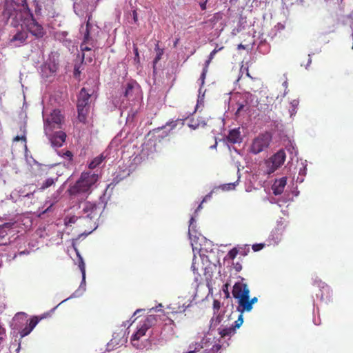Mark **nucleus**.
I'll list each match as a JSON object with an SVG mask.
<instances>
[{
	"mask_svg": "<svg viewBox=\"0 0 353 353\" xmlns=\"http://www.w3.org/2000/svg\"><path fill=\"white\" fill-rule=\"evenodd\" d=\"M99 179V175L92 171L83 172L79 179L70 185L68 192L70 196L78 194H90L93 187Z\"/></svg>",
	"mask_w": 353,
	"mask_h": 353,
	"instance_id": "obj_1",
	"label": "nucleus"
},
{
	"mask_svg": "<svg viewBox=\"0 0 353 353\" xmlns=\"http://www.w3.org/2000/svg\"><path fill=\"white\" fill-rule=\"evenodd\" d=\"M232 295L238 299V311L241 313L250 312L252 309V305L258 301L256 297L250 299V290L248 285L243 282H236L234 285Z\"/></svg>",
	"mask_w": 353,
	"mask_h": 353,
	"instance_id": "obj_2",
	"label": "nucleus"
},
{
	"mask_svg": "<svg viewBox=\"0 0 353 353\" xmlns=\"http://www.w3.org/2000/svg\"><path fill=\"white\" fill-rule=\"evenodd\" d=\"M103 203V201L98 203L91 201H85L82 204V216L89 219L91 221L94 222V225H95L96 221L101 214V209L104 208L105 206V204L102 205Z\"/></svg>",
	"mask_w": 353,
	"mask_h": 353,
	"instance_id": "obj_3",
	"label": "nucleus"
},
{
	"mask_svg": "<svg viewBox=\"0 0 353 353\" xmlns=\"http://www.w3.org/2000/svg\"><path fill=\"white\" fill-rule=\"evenodd\" d=\"M25 14L28 17L24 21V25L28 32L36 38H42L46 34L43 26L36 21L30 9H26Z\"/></svg>",
	"mask_w": 353,
	"mask_h": 353,
	"instance_id": "obj_4",
	"label": "nucleus"
},
{
	"mask_svg": "<svg viewBox=\"0 0 353 353\" xmlns=\"http://www.w3.org/2000/svg\"><path fill=\"white\" fill-rule=\"evenodd\" d=\"M90 17H89L88 20L85 24V30H83V26H81L83 34V41L80 45L81 50L83 52V59H84V52L91 51L92 48L96 46L97 40L94 39L91 36V29L92 28V25L90 23Z\"/></svg>",
	"mask_w": 353,
	"mask_h": 353,
	"instance_id": "obj_5",
	"label": "nucleus"
},
{
	"mask_svg": "<svg viewBox=\"0 0 353 353\" xmlns=\"http://www.w3.org/2000/svg\"><path fill=\"white\" fill-rule=\"evenodd\" d=\"M271 140L272 136L270 133L259 134L252 141L251 152L255 154L261 152L268 148Z\"/></svg>",
	"mask_w": 353,
	"mask_h": 353,
	"instance_id": "obj_6",
	"label": "nucleus"
},
{
	"mask_svg": "<svg viewBox=\"0 0 353 353\" xmlns=\"http://www.w3.org/2000/svg\"><path fill=\"white\" fill-rule=\"evenodd\" d=\"M4 17H6L8 21H10V24L14 27H17L20 25L21 22L24 23L26 18L28 17L25 14V9L22 8L20 10L6 9L3 12Z\"/></svg>",
	"mask_w": 353,
	"mask_h": 353,
	"instance_id": "obj_7",
	"label": "nucleus"
},
{
	"mask_svg": "<svg viewBox=\"0 0 353 353\" xmlns=\"http://www.w3.org/2000/svg\"><path fill=\"white\" fill-rule=\"evenodd\" d=\"M63 116L59 110H54L48 118L45 121V131L48 134L54 128H61L63 121Z\"/></svg>",
	"mask_w": 353,
	"mask_h": 353,
	"instance_id": "obj_8",
	"label": "nucleus"
},
{
	"mask_svg": "<svg viewBox=\"0 0 353 353\" xmlns=\"http://www.w3.org/2000/svg\"><path fill=\"white\" fill-rule=\"evenodd\" d=\"M285 157V152L283 150H280L272 157V172H274L284 163Z\"/></svg>",
	"mask_w": 353,
	"mask_h": 353,
	"instance_id": "obj_9",
	"label": "nucleus"
},
{
	"mask_svg": "<svg viewBox=\"0 0 353 353\" xmlns=\"http://www.w3.org/2000/svg\"><path fill=\"white\" fill-rule=\"evenodd\" d=\"M91 94L88 93L85 88H81L78 95L77 107L90 108V99Z\"/></svg>",
	"mask_w": 353,
	"mask_h": 353,
	"instance_id": "obj_10",
	"label": "nucleus"
},
{
	"mask_svg": "<svg viewBox=\"0 0 353 353\" xmlns=\"http://www.w3.org/2000/svg\"><path fill=\"white\" fill-rule=\"evenodd\" d=\"M150 319H155V317L152 315L146 317L143 324L138 329L137 332L132 336V340H139L141 336L145 334L150 327Z\"/></svg>",
	"mask_w": 353,
	"mask_h": 353,
	"instance_id": "obj_11",
	"label": "nucleus"
},
{
	"mask_svg": "<svg viewBox=\"0 0 353 353\" xmlns=\"http://www.w3.org/2000/svg\"><path fill=\"white\" fill-rule=\"evenodd\" d=\"M65 139L66 134L63 131L56 132L50 137L52 145L57 148L61 147L65 141Z\"/></svg>",
	"mask_w": 353,
	"mask_h": 353,
	"instance_id": "obj_12",
	"label": "nucleus"
},
{
	"mask_svg": "<svg viewBox=\"0 0 353 353\" xmlns=\"http://www.w3.org/2000/svg\"><path fill=\"white\" fill-rule=\"evenodd\" d=\"M28 33L25 31H18L10 40V43L15 47L21 46L26 43Z\"/></svg>",
	"mask_w": 353,
	"mask_h": 353,
	"instance_id": "obj_13",
	"label": "nucleus"
},
{
	"mask_svg": "<svg viewBox=\"0 0 353 353\" xmlns=\"http://www.w3.org/2000/svg\"><path fill=\"white\" fill-rule=\"evenodd\" d=\"M237 183H238V181H236V182H234V183H229L219 185V187L214 188L211 190V192L203 198V202H206L207 201L210 199L212 194L217 192L220 189L223 191H228V190H234Z\"/></svg>",
	"mask_w": 353,
	"mask_h": 353,
	"instance_id": "obj_14",
	"label": "nucleus"
},
{
	"mask_svg": "<svg viewBox=\"0 0 353 353\" xmlns=\"http://www.w3.org/2000/svg\"><path fill=\"white\" fill-rule=\"evenodd\" d=\"M287 183V178L282 177L276 179L272 185V189L275 195H280L283 192L284 188Z\"/></svg>",
	"mask_w": 353,
	"mask_h": 353,
	"instance_id": "obj_15",
	"label": "nucleus"
},
{
	"mask_svg": "<svg viewBox=\"0 0 353 353\" xmlns=\"http://www.w3.org/2000/svg\"><path fill=\"white\" fill-rule=\"evenodd\" d=\"M180 121V120H174V121H169V122H167L166 124L162 127H159V128H154L153 130V132L154 133H158L161 130L163 129H165L166 127H169L170 128V130L168 132H163L164 133V135L162 136V137H167L168 136L169 134V132L174 129L176 125H178V123Z\"/></svg>",
	"mask_w": 353,
	"mask_h": 353,
	"instance_id": "obj_16",
	"label": "nucleus"
},
{
	"mask_svg": "<svg viewBox=\"0 0 353 353\" xmlns=\"http://www.w3.org/2000/svg\"><path fill=\"white\" fill-rule=\"evenodd\" d=\"M227 139L231 143H240L241 141V137L239 130L233 129L230 130L227 137Z\"/></svg>",
	"mask_w": 353,
	"mask_h": 353,
	"instance_id": "obj_17",
	"label": "nucleus"
},
{
	"mask_svg": "<svg viewBox=\"0 0 353 353\" xmlns=\"http://www.w3.org/2000/svg\"><path fill=\"white\" fill-rule=\"evenodd\" d=\"M77 108L78 112V121L83 124H85L87 123V118L90 112V108Z\"/></svg>",
	"mask_w": 353,
	"mask_h": 353,
	"instance_id": "obj_18",
	"label": "nucleus"
},
{
	"mask_svg": "<svg viewBox=\"0 0 353 353\" xmlns=\"http://www.w3.org/2000/svg\"><path fill=\"white\" fill-rule=\"evenodd\" d=\"M105 158L106 156H105L103 153L100 154L99 156L96 157L90 161V163L88 164V168L90 170L95 169L102 163V162L105 159Z\"/></svg>",
	"mask_w": 353,
	"mask_h": 353,
	"instance_id": "obj_19",
	"label": "nucleus"
},
{
	"mask_svg": "<svg viewBox=\"0 0 353 353\" xmlns=\"http://www.w3.org/2000/svg\"><path fill=\"white\" fill-rule=\"evenodd\" d=\"M134 89V83H128L125 89L124 96L128 99H130L133 96V92Z\"/></svg>",
	"mask_w": 353,
	"mask_h": 353,
	"instance_id": "obj_20",
	"label": "nucleus"
},
{
	"mask_svg": "<svg viewBox=\"0 0 353 353\" xmlns=\"http://www.w3.org/2000/svg\"><path fill=\"white\" fill-rule=\"evenodd\" d=\"M45 316H34L30 319L28 327L32 330L34 327L37 325L39 321L43 319Z\"/></svg>",
	"mask_w": 353,
	"mask_h": 353,
	"instance_id": "obj_21",
	"label": "nucleus"
},
{
	"mask_svg": "<svg viewBox=\"0 0 353 353\" xmlns=\"http://www.w3.org/2000/svg\"><path fill=\"white\" fill-rule=\"evenodd\" d=\"M235 332L234 328L233 327H225L220 330L219 334L221 336V337H225L231 335L232 334H234Z\"/></svg>",
	"mask_w": 353,
	"mask_h": 353,
	"instance_id": "obj_22",
	"label": "nucleus"
},
{
	"mask_svg": "<svg viewBox=\"0 0 353 353\" xmlns=\"http://www.w3.org/2000/svg\"><path fill=\"white\" fill-rule=\"evenodd\" d=\"M221 345L219 343H215L210 350H205L204 353H219Z\"/></svg>",
	"mask_w": 353,
	"mask_h": 353,
	"instance_id": "obj_23",
	"label": "nucleus"
},
{
	"mask_svg": "<svg viewBox=\"0 0 353 353\" xmlns=\"http://www.w3.org/2000/svg\"><path fill=\"white\" fill-rule=\"evenodd\" d=\"M238 254H239V250L236 248H234L228 252L227 257L231 260H234Z\"/></svg>",
	"mask_w": 353,
	"mask_h": 353,
	"instance_id": "obj_24",
	"label": "nucleus"
},
{
	"mask_svg": "<svg viewBox=\"0 0 353 353\" xmlns=\"http://www.w3.org/2000/svg\"><path fill=\"white\" fill-rule=\"evenodd\" d=\"M79 267L82 272V283H85V263L83 261V259L81 258L80 261L79 263Z\"/></svg>",
	"mask_w": 353,
	"mask_h": 353,
	"instance_id": "obj_25",
	"label": "nucleus"
},
{
	"mask_svg": "<svg viewBox=\"0 0 353 353\" xmlns=\"http://www.w3.org/2000/svg\"><path fill=\"white\" fill-rule=\"evenodd\" d=\"M54 180L51 178L46 179L41 185V189L45 190L54 184Z\"/></svg>",
	"mask_w": 353,
	"mask_h": 353,
	"instance_id": "obj_26",
	"label": "nucleus"
},
{
	"mask_svg": "<svg viewBox=\"0 0 353 353\" xmlns=\"http://www.w3.org/2000/svg\"><path fill=\"white\" fill-rule=\"evenodd\" d=\"M133 51L134 53V61L136 63H140V57H139L138 48L136 44L133 45Z\"/></svg>",
	"mask_w": 353,
	"mask_h": 353,
	"instance_id": "obj_27",
	"label": "nucleus"
},
{
	"mask_svg": "<svg viewBox=\"0 0 353 353\" xmlns=\"http://www.w3.org/2000/svg\"><path fill=\"white\" fill-rule=\"evenodd\" d=\"M14 3H16L19 6H21L22 8L25 9H29L28 7V4L26 2V0H12Z\"/></svg>",
	"mask_w": 353,
	"mask_h": 353,
	"instance_id": "obj_28",
	"label": "nucleus"
},
{
	"mask_svg": "<svg viewBox=\"0 0 353 353\" xmlns=\"http://www.w3.org/2000/svg\"><path fill=\"white\" fill-rule=\"evenodd\" d=\"M243 322V315L241 314L236 321H234V324L232 325L233 328L236 330V328L240 327Z\"/></svg>",
	"mask_w": 353,
	"mask_h": 353,
	"instance_id": "obj_29",
	"label": "nucleus"
},
{
	"mask_svg": "<svg viewBox=\"0 0 353 353\" xmlns=\"http://www.w3.org/2000/svg\"><path fill=\"white\" fill-rule=\"evenodd\" d=\"M265 246V244L264 243H256V244H254L252 247V250L254 251V252H258L261 250H262Z\"/></svg>",
	"mask_w": 353,
	"mask_h": 353,
	"instance_id": "obj_30",
	"label": "nucleus"
},
{
	"mask_svg": "<svg viewBox=\"0 0 353 353\" xmlns=\"http://www.w3.org/2000/svg\"><path fill=\"white\" fill-rule=\"evenodd\" d=\"M208 72V68H206V65H205L204 68L203 69V72L201 74L200 79L201 81V84L203 85L204 83V81L206 77V74Z\"/></svg>",
	"mask_w": 353,
	"mask_h": 353,
	"instance_id": "obj_31",
	"label": "nucleus"
},
{
	"mask_svg": "<svg viewBox=\"0 0 353 353\" xmlns=\"http://www.w3.org/2000/svg\"><path fill=\"white\" fill-rule=\"evenodd\" d=\"M31 331H32L31 328H30L28 326H27V327H24L21 331V336H27L28 334H29L31 332Z\"/></svg>",
	"mask_w": 353,
	"mask_h": 353,
	"instance_id": "obj_32",
	"label": "nucleus"
},
{
	"mask_svg": "<svg viewBox=\"0 0 353 353\" xmlns=\"http://www.w3.org/2000/svg\"><path fill=\"white\" fill-rule=\"evenodd\" d=\"M216 54L215 52L212 51L209 55L208 59L205 61V65L206 68L208 67L209 64L210 63L211 61L214 59V55Z\"/></svg>",
	"mask_w": 353,
	"mask_h": 353,
	"instance_id": "obj_33",
	"label": "nucleus"
},
{
	"mask_svg": "<svg viewBox=\"0 0 353 353\" xmlns=\"http://www.w3.org/2000/svg\"><path fill=\"white\" fill-rule=\"evenodd\" d=\"M163 54V50H159V52L157 54L156 57L154 59V64H156L161 59Z\"/></svg>",
	"mask_w": 353,
	"mask_h": 353,
	"instance_id": "obj_34",
	"label": "nucleus"
},
{
	"mask_svg": "<svg viewBox=\"0 0 353 353\" xmlns=\"http://www.w3.org/2000/svg\"><path fill=\"white\" fill-rule=\"evenodd\" d=\"M19 141H23L26 143V136H24V135H22V136L17 135V136H16L13 139V141H14V142Z\"/></svg>",
	"mask_w": 353,
	"mask_h": 353,
	"instance_id": "obj_35",
	"label": "nucleus"
},
{
	"mask_svg": "<svg viewBox=\"0 0 353 353\" xmlns=\"http://www.w3.org/2000/svg\"><path fill=\"white\" fill-rule=\"evenodd\" d=\"M221 307V303L218 300H214L213 301V308L214 310H219Z\"/></svg>",
	"mask_w": 353,
	"mask_h": 353,
	"instance_id": "obj_36",
	"label": "nucleus"
},
{
	"mask_svg": "<svg viewBox=\"0 0 353 353\" xmlns=\"http://www.w3.org/2000/svg\"><path fill=\"white\" fill-rule=\"evenodd\" d=\"M194 221H195L194 218L191 217V219L190 220L189 230H188V234L190 236L191 235L190 230L194 228Z\"/></svg>",
	"mask_w": 353,
	"mask_h": 353,
	"instance_id": "obj_37",
	"label": "nucleus"
},
{
	"mask_svg": "<svg viewBox=\"0 0 353 353\" xmlns=\"http://www.w3.org/2000/svg\"><path fill=\"white\" fill-rule=\"evenodd\" d=\"M228 288H229L228 283H225L223 286V291L225 292L226 297H229V296H230Z\"/></svg>",
	"mask_w": 353,
	"mask_h": 353,
	"instance_id": "obj_38",
	"label": "nucleus"
},
{
	"mask_svg": "<svg viewBox=\"0 0 353 353\" xmlns=\"http://www.w3.org/2000/svg\"><path fill=\"white\" fill-rule=\"evenodd\" d=\"M234 268L236 272H240L242 270V265L239 262L234 263Z\"/></svg>",
	"mask_w": 353,
	"mask_h": 353,
	"instance_id": "obj_39",
	"label": "nucleus"
},
{
	"mask_svg": "<svg viewBox=\"0 0 353 353\" xmlns=\"http://www.w3.org/2000/svg\"><path fill=\"white\" fill-rule=\"evenodd\" d=\"M26 317V315L25 313H18L17 314H16L14 319H25Z\"/></svg>",
	"mask_w": 353,
	"mask_h": 353,
	"instance_id": "obj_40",
	"label": "nucleus"
},
{
	"mask_svg": "<svg viewBox=\"0 0 353 353\" xmlns=\"http://www.w3.org/2000/svg\"><path fill=\"white\" fill-rule=\"evenodd\" d=\"M202 347L200 345L196 344V347L194 350H190L187 353H196L197 351H199Z\"/></svg>",
	"mask_w": 353,
	"mask_h": 353,
	"instance_id": "obj_41",
	"label": "nucleus"
},
{
	"mask_svg": "<svg viewBox=\"0 0 353 353\" xmlns=\"http://www.w3.org/2000/svg\"><path fill=\"white\" fill-rule=\"evenodd\" d=\"M188 126L190 128L195 130L199 127V124L196 123H193V121H192L190 123L188 124Z\"/></svg>",
	"mask_w": 353,
	"mask_h": 353,
	"instance_id": "obj_42",
	"label": "nucleus"
},
{
	"mask_svg": "<svg viewBox=\"0 0 353 353\" xmlns=\"http://www.w3.org/2000/svg\"><path fill=\"white\" fill-rule=\"evenodd\" d=\"M77 220V217L76 216H72V217H70L68 220V222H65V224L68 225L69 223H74L75 221Z\"/></svg>",
	"mask_w": 353,
	"mask_h": 353,
	"instance_id": "obj_43",
	"label": "nucleus"
},
{
	"mask_svg": "<svg viewBox=\"0 0 353 353\" xmlns=\"http://www.w3.org/2000/svg\"><path fill=\"white\" fill-rule=\"evenodd\" d=\"M208 1V0H206L204 2H201L200 3V7L201 8L202 10H206V5H207V2Z\"/></svg>",
	"mask_w": 353,
	"mask_h": 353,
	"instance_id": "obj_44",
	"label": "nucleus"
},
{
	"mask_svg": "<svg viewBox=\"0 0 353 353\" xmlns=\"http://www.w3.org/2000/svg\"><path fill=\"white\" fill-rule=\"evenodd\" d=\"M64 154L69 159V160H72L73 154L70 151H69V150L66 151L64 153Z\"/></svg>",
	"mask_w": 353,
	"mask_h": 353,
	"instance_id": "obj_45",
	"label": "nucleus"
},
{
	"mask_svg": "<svg viewBox=\"0 0 353 353\" xmlns=\"http://www.w3.org/2000/svg\"><path fill=\"white\" fill-rule=\"evenodd\" d=\"M132 15H133V20L135 23H137L138 21V14L136 10H134L132 12Z\"/></svg>",
	"mask_w": 353,
	"mask_h": 353,
	"instance_id": "obj_46",
	"label": "nucleus"
},
{
	"mask_svg": "<svg viewBox=\"0 0 353 353\" xmlns=\"http://www.w3.org/2000/svg\"><path fill=\"white\" fill-rule=\"evenodd\" d=\"M174 320L175 319H172L171 317H169V316H167L166 319H163L164 321H168L170 324H173V325H174Z\"/></svg>",
	"mask_w": 353,
	"mask_h": 353,
	"instance_id": "obj_47",
	"label": "nucleus"
},
{
	"mask_svg": "<svg viewBox=\"0 0 353 353\" xmlns=\"http://www.w3.org/2000/svg\"><path fill=\"white\" fill-rule=\"evenodd\" d=\"M291 103L293 107L292 111H295V108L298 105L299 102L296 100H294Z\"/></svg>",
	"mask_w": 353,
	"mask_h": 353,
	"instance_id": "obj_48",
	"label": "nucleus"
},
{
	"mask_svg": "<svg viewBox=\"0 0 353 353\" xmlns=\"http://www.w3.org/2000/svg\"><path fill=\"white\" fill-rule=\"evenodd\" d=\"M222 49H223V47H220V48H215L212 51L215 52V53L216 54L219 51L221 50Z\"/></svg>",
	"mask_w": 353,
	"mask_h": 353,
	"instance_id": "obj_49",
	"label": "nucleus"
},
{
	"mask_svg": "<svg viewBox=\"0 0 353 353\" xmlns=\"http://www.w3.org/2000/svg\"><path fill=\"white\" fill-rule=\"evenodd\" d=\"M239 254L241 255L245 256V255H247V252L244 249L243 250H239Z\"/></svg>",
	"mask_w": 353,
	"mask_h": 353,
	"instance_id": "obj_50",
	"label": "nucleus"
},
{
	"mask_svg": "<svg viewBox=\"0 0 353 353\" xmlns=\"http://www.w3.org/2000/svg\"><path fill=\"white\" fill-rule=\"evenodd\" d=\"M203 201L200 203V205L198 206L197 209L196 210V212H197L198 210H200L201 208H202V204H203Z\"/></svg>",
	"mask_w": 353,
	"mask_h": 353,
	"instance_id": "obj_51",
	"label": "nucleus"
},
{
	"mask_svg": "<svg viewBox=\"0 0 353 353\" xmlns=\"http://www.w3.org/2000/svg\"><path fill=\"white\" fill-rule=\"evenodd\" d=\"M243 108V105H240L237 109V112H240Z\"/></svg>",
	"mask_w": 353,
	"mask_h": 353,
	"instance_id": "obj_52",
	"label": "nucleus"
},
{
	"mask_svg": "<svg viewBox=\"0 0 353 353\" xmlns=\"http://www.w3.org/2000/svg\"><path fill=\"white\" fill-rule=\"evenodd\" d=\"M41 9L38 7V6H37V8L35 9V12H37L40 10Z\"/></svg>",
	"mask_w": 353,
	"mask_h": 353,
	"instance_id": "obj_53",
	"label": "nucleus"
},
{
	"mask_svg": "<svg viewBox=\"0 0 353 353\" xmlns=\"http://www.w3.org/2000/svg\"><path fill=\"white\" fill-rule=\"evenodd\" d=\"M216 319H217V321H218L219 322H220V317H219V316H217Z\"/></svg>",
	"mask_w": 353,
	"mask_h": 353,
	"instance_id": "obj_54",
	"label": "nucleus"
},
{
	"mask_svg": "<svg viewBox=\"0 0 353 353\" xmlns=\"http://www.w3.org/2000/svg\"><path fill=\"white\" fill-rule=\"evenodd\" d=\"M176 313H177V312H172V314L173 316H174L175 314H176Z\"/></svg>",
	"mask_w": 353,
	"mask_h": 353,
	"instance_id": "obj_55",
	"label": "nucleus"
},
{
	"mask_svg": "<svg viewBox=\"0 0 353 353\" xmlns=\"http://www.w3.org/2000/svg\"><path fill=\"white\" fill-rule=\"evenodd\" d=\"M176 44H177V41H175L174 46H176Z\"/></svg>",
	"mask_w": 353,
	"mask_h": 353,
	"instance_id": "obj_56",
	"label": "nucleus"
},
{
	"mask_svg": "<svg viewBox=\"0 0 353 353\" xmlns=\"http://www.w3.org/2000/svg\"><path fill=\"white\" fill-rule=\"evenodd\" d=\"M1 266V263L0 262V267Z\"/></svg>",
	"mask_w": 353,
	"mask_h": 353,
	"instance_id": "obj_57",
	"label": "nucleus"
}]
</instances>
